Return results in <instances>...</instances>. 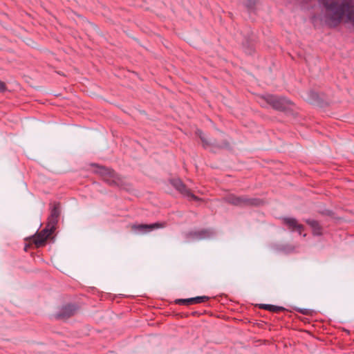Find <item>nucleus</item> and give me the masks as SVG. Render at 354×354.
Segmentation results:
<instances>
[{
  "instance_id": "f257e3e1",
  "label": "nucleus",
  "mask_w": 354,
  "mask_h": 354,
  "mask_svg": "<svg viewBox=\"0 0 354 354\" xmlns=\"http://www.w3.org/2000/svg\"><path fill=\"white\" fill-rule=\"evenodd\" d=\"M325 9L326 22L330 27L337 26L346 18V22L354 26V0H322Z\"/></svg>"
},
{
  "instance_id": "f03ea898",
  "label": "nucleus",
  "mask_w": 354,
  "mask_h": 354,
  "mask_svg": "<svg viewBox=\"0 0 354 354\" xmlns=\"http://www.w3.org/2000/svg\"><path fill=\"white\" fill-rule=\"evenodd\" d=\"M97 167L96 172L100 174L102 179L109 185L115 187H122L124 185V180L112 169L93 165Z\"/></svg>"
},
{
  "instance_id": "7ed1b4c3",
  "label": "nucleus",
  "mask_w": 354,
  "mask_h": 354,
  "mask_svg": "<svg viewBox=\"0 0 354 354\" xmlns=\"http://www.w3.org/2000/svg\"><path fill=\"white\" fill-rule=\"evenodd\" d=\"M223 201L229 204L239 206H259L262 203L261 200L254 198H248L245 196H237L234 194H229L223 198Z\"/></svg>"
},
{
  "instance_id": "20e7f679",
  "label": "nucleus",
  "mask_w": 354,
  "mask_h": 354,
  "mask_svg": "<svg viewBox=\"0 0 354 354\" xmlns=\"http://www.w3.org/2000/svg\"><path fill=\"white\" fill-rule=\"evenodd\" d=\"M261 99L273 109L279 111H285L292 104L291 102L286 98L272 95H263Z\"/></svg>"
},
{
  "instance_id": "39448f33",
  "label": "nucleus",
  "mask_w": 354,
  "mask_h": 354,
  "mask_svg": "<svg viewBox=\"0 0 354 354\" xmlns=\"http://www.w3.org/2000/svg\"><path fill=\"white\" fill-rule=\"evenodd\" d=\"M196 134L200 138L204 148L211 147L212 150H214L227 149L230 146L228 142L225 139H221V140H214L212 141L207 140L202 131L200 129H197L196 131Z\"/></svg>"
},
{
  "instance_id": "423d86ee",
  "label": "nucleus",
  "mask_w": 354,
  "mask_h": 354,
  "mask_svg": "<svg viewBox=\"0 0 354 354\" xmlns=\"http://www.w3.org/2000/svg\"><path fill=\"white\" fill-rule=\"evenodd\" d=\"M165 222H157L151 224H133L131 226V230L137 234H146L153 230L164 228Z\"/></svg>"
},
{
  "instance_id": "0eeeda50",
  "label": "nucleus",
  "mask_w": 354,
  "mask_h": 354,
  "mask_svg": "<svg viewBox=\"0 0 354 354\" xmlns=\"http://www.w3.org/2000/svg\"><path fill=\"white\" fill-rule=\"evenodd\" d=\"M172 186L178 191L182 195L187 197L189 200H194L196 201H201L202 199L194 195L189 189L178 178L171 179L170 180Z\"/></svg>"
},
{
  "instance_id": "6e6552de",
  "label": "nucleus",
  "mask_w": 354,
  "mask_h": 354,
  "mask_svg": "<svg viewBox=\"0 0 354 354\" xmlns=\"http://www.w3.org/2000/svg\"><path fill=\"white\" fill-rule=\"evenodd\" d=\"M55 228H51L48 225L42 230L39 234L32 237V243L36 248L44 245L46 239L53 234Z\"/></svg>"
},
{
  "instance_id": "1a4fd4ad",
  "label": "nucleus",
  "mask_w": 354,
  "mask_h": 354,
  "mask_svg": "<svg viewBox=\"0 0 354 354\" xmlns=\"http://www.w3.org/2000/svg\"><path fill=\"white\" fill-rule=\"evenodd\" d=\"M282 223L291 232H297L301 235L304 226L298 223L297 220L292 217L281 218Z\"/></svg>"
},
{
  "instance_id": "9d476101",
  "label": "nucleus",
  "mask_w": 354,
  "mask_h": 354,
  "mask_svg": "<svg viewBox=\"0 0 354 354\" xmlns=\"http://www.w3.org/2000/svg\"><path fill=\"white\" fill-rule=\"evenodd\" d=\"M214 232L210 229H203L198 231H192L185 234L188 240H202L207 239L214 235Z\"/></svg>"
},
{
  "instance_id": "9b49d317",
  "label": "nucleus",
  "mask_w": 354,
  "mask_h": 354,
  "mask_svg": "<svg viewBox=\"0 0 354 354\" xmlns=\"http://www.w3.org/2000/svg\"><path fill=\"white\" fill-rule=\"evenodd\" d=\"M77 307L74 304H68L63 306L59 312L55 315L57 319H66L74 315L77 311Z\"/></svg>"
},
{
  "instance_id": "f8f14e48",
  "label": "nucleus",
  "mask_w": 354,
  "mask_h": 354,
  "mask_svg": "<svg viewBox=\"0 0 354 354\" xmlns=\"http://www.w3.org/2000/svg\"><path fill=\"white\" fill-rule=\"evenodd\" d=\"M60 205L59 203H55L51 209L50 215L48 218V226L51 228H55L60 215Z\"/></svg>"
},
{
  "instance_id": "ddd939ff",
  "label": "nucleus",
  "mask_w": 354,
  "mask_h": 354,
  "mask_svg": "<svg viewBox=\"0 0 354 354\" xmlns=\"http://www.w3.org/2000/svg\"><path fill=\"white\" fill-rule=\"evenodd\" d=\"M209 297L207 296L196 297L189 299H178L176 300V304L180 305L189 306L194 304L203 303L207 301Z\"/></svg>"
},
{
  "instance_id": "4468645a",
  "label": "nucleus",
  "mask_w": 354,
  "mask_h": 354,
  "mask_svg": "<svg viewBox=\"0 0 354 354\" xmlns=\"http://www.w3.org/2000/svg\"><path fill=\"white\" fill-rule=\"evenodd\" d=\"M305 222L312 228L314 235L319 236L322 234V227L317 221L308 218Z\"/></svg>"
},
{
  "instance_id": "2eb2a0df",
  "label": "nucleus",
  "mask_w": 354,
  "mask_h": 354,
  "mask_svg": "<svg viewBox=\"0 0 354 354\" xmlns=\"http://www.w3.org/2000/svg\"><path fill=\"white\" fill-rule=\"evenodd\" d=\"M260 308L274 313L286 310V308L282 306H277L271 304H261Z\"/></svg>"
},
{
  "instance_id": "dca6fc26",
  "label": "nucleus",
  "mask_w": 354,
  "mask_h": 354,
  "mask_svg": "<svg viewBox=\"0 0 354 354\" xmlns=\"http://www.w3.org/2000/svg\"><path fill=\"white\" fill-rule=\"evenodd\" d=\"M308 100L311 103H319V96L317 93L315 91H310L308 93Z\"/></svg>"
},
{
  "instance_id": "f3484780",
  "label": "nucleus",
  "mask_w": 354,
  "mask_h": 354,
  "mask_svg": "<svg viewBox=\"0 0 354 354\" xmlns=\"http://www.w3.org/2000/svg\"><path fill=\"white\" fill-rule=\"evenodd\" d=\"M6 89V86L4 82L0 81V92L4 91Z\"/></svg>"
},
{
  "instance_id": "a211bd4d",
  "label": "nucleus",
  "mask_w": 354,
  "mask_h": 354,
  "mask_svg": "<svg viewBox=\"0 0 354 354\" xmlns=\"http://www.w3.org/2000/svg\"><path fill=\"white\" fill-rule=\"evenodd\" d=\"M298 311L302 313L303 315H308L309 313L308 309H299L298 310Z\"/></svg>"
},
{
  "instance_id": "6ab92c4d",
  "label": "nucleus",
  "mask_w": 354,
  "mask_h": 354,
  "mask_svg": "<svg viewBox=\"0 0 354 354\" xmlns=\"http://www.w3.org/2000/svg\"><path fill=\"white\" fill-rule=\"evenodd\" d=\"M325 214L326 215H331L332 214V212L331 211H329V210H326L325 212H324Z\"/></svg>"
},
{
  "instance_id": "aec40b11",
  "label": "nucleus",
  "mask_w": 354,
  "mask_h": 354,
  "mask_svg": "<svg viewBox=\"0 0 354 354\" xmlns=\"http://www.w3.org/2000/svg\"><path fill=\"white\" fill-rule=\"evenodd\" d=\"M30 244L26 245L25 246V248H24V250H25V251H28V248H30Z\"/></svg>"
}]
</instances>
